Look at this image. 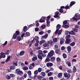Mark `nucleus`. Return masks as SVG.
I'll return each mask as SVG.
<instances>
[{"mask_svg": "<svg viewBox=\"0 0 80 80\" xmlns=\"http://www.w3.org/2000/svg\"><path fill=\"white\" fill-rule=\"evenodd\" d=\"M73 72H77V69H76V68H75V66H73Z\"/></svg>", "mask_w": 80, "mask_h": 80, "instance_id": "393cba45", "label": "nucleus"}, {"mask_svg": "<svg viewBox=\"0 0 80 80\" xmlns=\"http://www.w3.org/2000/svg\"><path fill=\"white\" fill-rule=\"evenodd\" d=\"M58 77L59 78H61L62 77V73H60L58 74Z\"/></svg>", "mask_w": 80, "mask_h": 80, "instance_id": "c85d7f7f", "label": "nucleus"}, {"mask_svg": "<svg viewBox=\"0 0 80 80\" xmlns=\"http://www.w3.org/2000/svg\"><path fill=\"white\" fill-rule=\"evenodd\" d=\"M17 73L18 75H22L23 74V72L22 71H19Z\"/></svg>", "mask_w": 80, "mask_h": 80, "instance_id": "bb28decb", "label": "nucleus"}, {"mask_svg": "<svg viewBox=\"0 0 80 80\" xmlns=\"http://www.w3.org/2000/svg\"><path fill=\"white\" fill-rule=\"evenodd\" d=\"M22 39V38H21V37L20 36H18L17 38V40H18V41H20Z\"/></svg>", "mask_w": 80, "mask_h": 80, "instance_id": "2f4dec72", "label": "nucleus"}, {"mask_svg": "<svg viewBox=\"0 0 80 80\" xmlns=\"http://www.w3.org/2000/svg\"><path fill=\"white\" fill-rule=\"evenodd\" d=\"M48 44H50V45H53V43L54 42H53V41H52V40H50L48 42Z\"/></svg>", "mask_w": 80, "mask_h": 80, "instance_id": "f8f14e48", "label": "nucleus"}, {"mask_svg": "<svg viewBox=\"0 0 80 80\" xmlns=\"http://www.w3.org/2000/svg\"><path fill=\"white\" fill-rule=\"evenodd\" d=\"M62 27L65 28H68L69 27V25H62Z\"/></svg>", "mask_w": 80, "mask_h": 80, "instance_id": "aec40b11", "label": "nucleus"}, {"mask_svg": "<svg viewBox=\"0 0 80 80\" xmlns=\"http://www.w3.org/2000/svg\"><path fill=\"white\" fill-rule=\"evenodd\" d=\"M38 78V79L39 80H42V77L41 76L38 75L37 77Z\"/></svg>", "mask_w": 80, "mask_h": 80, "instance_id": "a878e982", "label": "nucleus"}, {"mask_svg": "<svg viewBox=\"0 0 80 80\" xmlns=\"http://www.w3.org/2000/svg\"><path fill=\"white\" fill-rule=\"evenodd\" d=\"M41 27L42 28H43V29H45V28H46V25H43L42 26H41Z\"/></svg>", "mask_w": 80, "mask_h": 80, "instance_id": "58836bf2", "label": "nucleus"}, {"mask_svg": "<svg viewBox=\"0 0 80 80\" xmlns=\"http://www.w3.org/2000/svg\"><path fill=\"white\" fill-rule=\"evenodd\" d=\"M43 33H44V32H43V31L40 32L39 33V35H42V34H43Z\"/></svg>", "mask_w": 80, "mask_h": 80, "instance_id": "8fccbe9b", "label": "nucleus"}, {"mask_svg": "<svg viewBox=\"0 0 80 80\" xmlns=\"http://www.w3.org/2000/svg\"><path fill=\"white\" fill-rule=\"evenodd\" d=\"M75 45V42H74L71 43L70 44V46H74Z\"/></svg>", "mask_w": 80, "mask_h": 80, "instance_id": "e433bc0d", "label": "nucleus"}, {"mask_svg": "<svg viewBox=\"0 0 80 80\" xmlns=\"http://www.w3.org/2000/svg\"><path fill=\"white\" fill-rule=\"evenodd\" d=\"M63 25H66L67 23V21L65 20L64 21H63Z\"/></svg>", "mask_w": 80, "mask_h": 80, "instance_id": "4c0bfd02", "label": "nucleus"}, {"mask_svg": "<svg viewBox=\"0 0 80 80\" xmlns=\"http://www.w3.org/2000/svg\"><path fill=\"white\" fill-rule=\"evenodd\" d=\"M69 34L70 35H75V33L73 30H72L70 32Z\"/></svg>", "mask_w": 80, "mask_h": 80, "instance_id": "412c9836", "label": "nucleus"}, {"mask_svg": "<svg viewBox=\"0 0 80 80\" xmlns=\"http://www.w3.org/2000/svg\"><path fill=\"white\" fill-rule=\"evenodd\" d=\"M39 22L40 23H43L45 22V20L42 19H40L39 20Z\"/></svg>", "mask_w": 80, "mask_h": 80, "instance_id": "7c9ffc66", "label": "nucleus"}, {"mask_svg": "<svg viewBox=\"0 0 80 80\" xmlns=\"http://www.w3.org/2000/svg\"><path fill=\"white\" fill-rule=\"evenodd\" d=\"M65 49V48L64 46H62L61 48V49L62 50H64Z\"/></svg>", "mask_w": 80, "mask_h": 80, "instance_id": "680f3d73", "label": "nucleus"}, {"mask_svg": "<svg viewBox=\"0 0 80 80\" xmlns=\"http://www.w3.org/2000/svg\"><path fill=\"white\" fill-rule=\"evenodd\" d=\"M35 30V32H38L39 30V28H36Z\"/></svg>", "mask_w": 80, "mask_h": 80, "instance_id": "4d7b16f0", "label": "nucleus"}, {"mask_svg": "<svg viewBox=\"0 0 80 80\" xmlns=\"http://www.w3.org/2000/svg\"><path fill=\"white\" fill-rule=\"evenodd\" d=\"M53 41L54 42H57V41H58V39H57V38H53Z\"/></svg>", "mask_w": 80, "mask_h": 80, "instance_id": "c756f323", "label": "nucleus"}, {"mask_svg": "<svg viewBox=\"0 0 80 80\" xmlns=\"http://www.w3.org/2000/svg\"><path fill=\"white\" fill-rule=\"evenodd\" d=\"M50 58V60L51 62H53V61H54L55 60V58L54 57H51Z\"/></svg>", "mask_w": 80, "mask_h": 80, "instance_id": "cd10ccee", "label": "nucleus"}, {"mask_svg": "<svg viewBox=\"0 0 80 80\" xmlns=\"http://www.w3.org/2000/svg\"><path fill=\"white\" fill-rule=\"evenodd\" d=\"M11 58V57L10 56H9L8 57V58H7V59L6 60L5 62H9V61L10 60V58Z\"/></svg>", "mask_w": 80, "mask_h": 80, "instance_id": "f3484780", "label": "nucleus"}, {"mask_svg": "<svg viewBox=\"0 0 80 80\" xmlns=\"http://www.w3.org/2000/svg\"><path fill=\"white\" fill-rule=\"evenodd\" d=\"M8 42H7V41H5V43L3 44H2L3 46H5V45H7V44Z\"/></svg>", "mask_w": 80, "mask_h": 80, "instance_id": "13d9d810", "label": "nucleus"}, {"mask_svg": "<svg viewBox=\"0 0 80 80\" xmlns=\"http://www.w3.org/2000/svg\"><path fill=\"white\" fill-rule=\"evenodd\" d=\"M55 54L54 53V51L53 50H52L50 51V52H48V55L47 56V58L45 60V62H48L50 61V58L52 57V56H53V55Z\"/></svg>", "mask_w": 80, "mask_h": 80, "instance_id": "f257e3e1", "label": "nucleus"}, {"mask_svg": "<svg viewBox=\"0 0 80 80\" xmlns=\"http://www.w3.org/2000/svg\"><path fill=\"white\" fill-rule=\"evenodd\" d=\"M46 42V41L45 40H41L40 42H39V44L40 45H42V44H43V43L45 42Z\"/></svg>", "mask_w": 80, "mask_h": 80, "instance_id": "ddd939ff", "label": "nucleus"}, {"mask_svg": "<svg viewBox=\"0 0 80 80\" xmlns=\"http://www.w3.org/2000/svg\"><path fill=\"white\" fill-rule=\"evenodd\" d=\"M32 60L33 62H35V61H36L37 60V57H34L32 58Z\"/></svg>", "mask_w": 80, "mask_h": 80, "instance_id": "4468645a", "label": "nucleus"}, {"mask_svg": "<svg viewBox=\"0 0 80 80\" xmlns=\"http://www.w3.org/2000/svg\"><path fill=\"white\" fill-rule=\"evenodd\" d=\"M59 12L60 13H63V9H61V8H60L59 9Z\"/></svg>", "mask_w": 80, "mask_h": 80, "instance_id": "a19ab883", "label": "nucleus"}, {"mask_svg": "<svg viewBox=\"0 0 80 80\" xmlns=\"http://www.w3.org/2000/svg\"><path fill=\"white\" fill-rule=\"evenodd\" d=\"M17 80H22V78H17Z\"/></svg>", "mask_w": 80, "mask_h": 80, "instance_id": "774afa93", "label": "nucleus"}, {"mask_svg": "<svg viewBox=\"0 0 80 80\" xmlns=\"http://www.w3.org/2000/svg\"><path fill=\"white\" fill-rule=\"evenodd\" d=\"M50 44L48 43H45L43 44V46L44 47H49Z\"/></svg>", "mask_w": 80, "mask_h": 80, "instance_id": "1a4fd4ad", "label": "nucleus"}, {"mask_svg": "<svg viewBox=\"0 0 80 80\" xmlns=\"http://www.w3.org/2000/svg\"><path fill=\"white\" fill-rule=\"evenodd\" d=\"M75 17H76L77 18L78 20L80 19V14H76L75 15Z\"/></svg>", "mask_w": 80, "mask_h": 80, "instance_id": "9d476101", "label": "nucleus"}, {"mask_svg": "<svg viewBox=\"0 0 80 80\" xmlns=\"http://www.w3.org/2000/svg\"><path fill=\"white\" fill-rule=\"evenodd\" d=\"M71 49L72 48H71V46H68L67 47V50L68 52V53H70V51H71Z\"/></svg>", "mask_w": 80, "mask_h": 80, "instance_id": "9b49d317", "label": "nucleus"}, {"mask_svg": "<svg viewBox=\"0 0 80 80\" xmlns=\"http://www.w3.org/2000/svg\"><path fill=\"white\" fill-rule=\"evenodd\" d=\"M64 75L65 77H67V79H69L70 78V77H71L70 74L69 73H64Z\"/></svg>", "mask_w": 80, "mask_h": 80, "instance_id": "20e7f679", "label": "nucleus"}, {"mask_svg": "<svg viewBox=\"0 0 80 80\" xmlns=\"http://www.w3.org/2000/svg\"><path fill=\"white\" fill-rule=\"evenodd\" d=\"M71 42V39L70 38H67L66 39V41L65 42V43L66 44H68L69 43H70Z\"/></svg>", "mask_w": 80, "mask_h": 80, "instance_id": "423d86ee", "label": "nucleus"}, {"mask_svg": "<svg viewBox=\"0 0 80 80\" xmlns=\"http://www.w3.org/2000/svg\"><path fill=\"white\" fill-rule=\"evenodd\" d=\"M65 40L63 38H61L60 39V45H62L64 43V41Z\"/></svg>", "mask_w": 80, "mask_h": 80, "instance_id": "0eeeda50", "label": "nucleus"}, {"mask_svg": "<svg viewBox=\"0 0 80 80\" xmlns=\"http://www.w3.org/2000/svg\"><path fill=\"white\" fill-rule=\"evenodd\" d=\"M57 62H60L61 61V59L60 58H57L56 59Z\"/></svg>", "mask_w": 80, "mask_h": 80, "instance_id": "de8ad7c7", "label": "nucleus"}, {"mask_svg": "<svg viewBox=\"0 0 80 80\" xmlns=\"http://www.w3.org/2000/svg\"><path fill=\"white\" fill-rule=\"evenodd\" d=\"M39 39V38L37 36H36L35 37V40H38Z\"/></svg>", "mask_w": 80, "mask_h": 80, "instance_id": "09e8293b", "label": "nucleus"}, {"mask_svg": "<svg viewBox=\"0 0 80 80\" xmlns=\"http://www.w3.org/2000/svg\"><path fill=\"white\" fill-rule=\"evenodd\" d=\"M53 65V63L51 62H48L46 64V66L48 67H52Z\"/></svg>", "mask_w": 80, "mask_h": 80, "instance_id": "6e6552de", "label": "nucleus"}, {"mask_svg": "<svg viewBox=\"0 0 80 80\" xmlns=\"http://www.w3.org/2000/svg\"><path fill=\"white\" fill-rule=\"evenodd\" d=\"M20 35V32L18 31H17L15 32V33H14L13 36V39H15L17 37V35Z\"/></svg>", "mask_w": 80, "mask_h": 80, "instance_id": "7ed1b4c3", "label": "nucleus"}, {"mask_svg": "<svg viewBox=\"0 0 80 80\" xmlns=\"http://www.w3.org/2000/svg\"><path fill=\"white\" fill-rule=\"evenodd\" d=\"M24 35H25V33H23L21 35V38H22V37H24Z\"/></svg>", "mask_w": 80, "mask_h": 80, "instance_id": "0e129e2a", "label": "nucleus"}, {"mask_svg": "<svg viewBox=\"0 0 80 80\" xmlns=\"http://www.w3.org/2000/svg\"><path fill=\"white\" fill-rule=\"evenodd\" d=\"M59 52H60V50H59V49H57L55 50V52L56 53H57V54L58 53H59Z\"/></svg>", "mask_w": 80, "mask_h": 80, "instance_id": "ea45409f", "label": "nucleus"}, {"mask_svg": "<svg viewBox=\"0 0 80 80\" xmlns=\"http://www.w3.org/2000/svg\"><path fill=\"white\" fill-rule=\"evenodd\" d=\"M52 75V72H50L48 73V76H51Z\"/></svg>", "mask_w": 80, "mask_h": 80, "instance_id": "79ce46f5", "label": "nucleus"}, {"mask_svg": "<svg viewBox=\"0 0 80 80\" xmlns=\"http://www.w3.org/2000/svg\"><path fill=\"white\" fill-rule=\"evenodd\" d=\"M68 67H70L71 66V62H69L68 63Z\"/></svg>", "mask_w": 80, "mask_h": 80, "instance_id": "69168bd1", "label": "nucleus"}, {"mask_svg": "<svg viewBox=\"0 0 80 80\" xmlns=\"http://www.w3.org/2000/svg\"><path fill=\"white\" fill-rule=\"evenodd\" d=\"M46 22L47 25H48L50 24V20H47Z\"/></svg>", "mask_w": 80, "mask_h": 80, "instance_id": "49530a36", "label": "nucleus"}, {"mask_svg": "<svg viewBox=\"0 0 80 80\" xmlns=\"http://www.w3.org/2000/svg\"><path fill=\"white\" fill-rule=\"evenodd\" d=\"M41 74L42 77H45L46 75V74L45 73V72H41Z\"/></svg>", "mask_w": 80, "mask_h": 80, "instance_id": "b1692460", "label": "nucleus"}, {"mask_svg": "<svg viewBox=\"0 0 80 80\" xmlns=\"http://www.w3.org/2000/svg\"><path fill=\"white\" fill-rule=\"evenodd\" d=\"M58 30H59V29H57V30H56V31L55 32V34H58Z\"/></svg>", "mask_w": 80, "mask_h": 80, "instance_id": "5fc2aeb1", "label": "nucleus"}, {"mask_svg": "<svg viewBox=\"0 0 80 80\" xmlns=\"http://www.w3.org/2000/svg\"><path fill=\"white\" fill-rule=\"evenodd\" d=\"M24 54H25V52L24 51H21L20 53V55H24Z\"/></svg>", "mask_w": 80, "mask_h": 80, "instance_id": "4be33fe9", "label": "nucleus"}, {"mask_svg": "<svg viewBox=\"0 0 80 80\" xmlns=\"http://www.w3.org/2000/svg\"><path fill=\"white\" fill-rule=\"evenodd\" d=\"M49 79L50 80H53V77H50L49 78Z\"/></svg>", "mask_w": 80, "mask_h": 80, "instance_id": "338daca9", "label": "nucleus"}, {"mask_svg": "<svg viewBox=\"0 0 80 80\" xmlns=\"http://www.w3.org/2000/svg\"><path fill=\"white\" fill-rule=\"evenodd\" d=\"M72 18L73 20H75V21H77V18L76 17H73Z\"/></svg>", "mask_w": 80, "mask_h": 80, "instance_id": "052dcab7", "label": "nucleus"}, {"mask_svg": "<svg viewBox=\"0 0 80 80\" xmlns=\"http://www.w3.org/2000/svg\"><path fill=\"white\" fill-rule=\"evenodd\" d=\"M38 58L40 59V60H42L43 59V58L42 57H43V52L41 50H39L38 51Z\"/></svg>", "mask_w": 80, "mask_h": 80, "instance_id": "f03ea898", "label": "nucleus"}, {"mask_svg": "<svg viewBox=\"0 0 80 80\" xmlns=\"http://www.w3.org/2000/svg\"><path fill=\"white\" fill-rule=\"evenodd\" d=\"M38 72H42V68H38Z\"/></svg>", "mask_w": 80, "mask_h": 80, "instance_id": "6e6d98bb", "label": "nucleus"}, {"mask_svg": "<svg viewBox=\"0 0 80 80\" xmlns=\"http://www.w3.org/2000/svg\"><path fill=\"white\" fill-rule=\"evenodd\" d=\"M27 73L28 74V75L30 76L32 75V72H31V71H28L27 72Z\"/></svg>", "mask_w": 80, "mask_h": 80, "instance_id": "f704fd0d", "label": "nucleus"}, {"mask_svg": "<svg viewBox=\"0 0 80 80\" xmlns=\"http://www.w3.org/2000/svg\"><path fill=\"white\" fill-rule=\"evenodd\" d=\"M73 31L75 32H78V29L76 28H74L73 29Z\"/></svg>", "mask_w": 80, "mask_h": 80, "instance_id": "3c124183", "label": "nucleus"}, {"mask_svg": "<svg viewBox=\"0 0 80 80\" xmlns=\"http://www.w3.org/2000/svg\"><path fill=\"white\" fill-rule=\"evenodd\" d=\"M75 2H74V1H72L71 2H70V6H73V5H74V4H75Z\"/></svg>", "mask_w": 80, "mask_h": 80, "instance_id": "a211bd4d", "label": "nucleus"}, {"mask_svg": "<svg viewBox=\"0 0 80 80\" xmlns=\"http://www.w3.org/2000/svg\"><path fill=\"white\" fill-rule=\"evenodd\" d=\"M23 69L24 70H27L28 69V67H24L23 68Z\"/></svg>", "mask_w": 80, "mask_h": 80, "instance_id": "c03bdc74", "label": "nucleus"}, {"mask_svg": "<svg viewBox=\"0 0 80 80\" xmlns=\"http://www.w3.org/2000/svg\"><path fill=\"white\" fill-rule=\"evenodd\" d=\"M68 8L69 9H70V8H69V6H68V5L66 6L65 7V9H68Z\"/></svg>", "mask_w": 80, "mask_h": 80, "instance_id": "e2e57ef3", "label": "nucleus"}, {"mask_svg": "<svg viewBox=\"0 0 80 80\" xmlns=\"http://www.w3.org/2000/svg\"><path fill=\"white\" fill-rule=\"evenodd\" d=\"M0 58H5L6 56L5 55V53L4 52H1L0 53Z\"/></svg>", "mask_w": 80, "mask_h": 80, "instance_id": "39448f33", "label": "nucleus"}, {"mask_svg": "<svg viewBox=\"0 0 80 80\" xmlns=\"http://www.w3.org/2000/svg\"><path fill=\"white\" fill-rule=\"evenodd\" d=\"M32 65H30V64L29 66V69H30V70H32V69L33 68V67L32 68Z\"/></svg>", "mask_w": 80, "mask_h": 80, "instance_id": "bf43d9fd", "label": "nucleus"}, {"mask_svg": "<svg viewBox=\"0 0 80 80\" xmlns=\"http://www.w3.org/2000/svg\"><path fill=\"white\" fill-rule=\"evenodd\" d=\"M48 36V34H46L44 36H42V38H47Z\"/></svg>", "mask_w": 80, "mask_h": 80, "instance_id": "dca6fc26", "label": "nucleus"}, {"mask_svg": "<svg viewBox=\"0 0 80 80\" xmlns=\"http://www.w3.org/2000/svg\"><path fill=\"white\" fill-rule=\"evenodd\" d=\"M34 73L35 75H37V74H38V70H36L34 72Z\"/></svg>", "mask_w": 80, "mask_h": 80, "instance_id": "603ef678", "label": "nucleus"}, {"mask_svg": "<svg viewBox=\"0 0 80 80\" xmlns=\"http://www.w3.org/2000/svg\"><path fill=\"white\" fill-rule=\"evenodd\" d=\"M15 66H14V65L11 66H10V70H14L15 69Z\"/></svg>", "mask_w": 80, "mask_h": 80, "instance_id": "2eb2a0df", "label": "nucleus"}, {"mask_svg": "<svg viewBox=\"0 0 80 80\" xmlns=\"http://www.w3.org/2000/svg\"><path fill=\"white\" fill-rule=\"evenodd\" d=\"M27 26H25L23 28V31L24 32H27Z\"/></svg>", "mask_w": 80, "mask_h": 80, "instance_id": "6ab92c4d", "label": "nucleus"}, {"mask_svg": "<svg viewBox=\"0 0 80 80\" xmlns=\"http://www.w3.org/2000/svg\"><path fill=\"white\" fill-rule=\"evenodd\" d=\"M26 34L27 35V36H28V37H29L30 35V33L29 32H27L26 33Z\"/></svg>", "mask_w": 80, "mask_h": 80, "instance_id": "a18cd8bd", "label": "nucleus"}, {"mask_svg": "<svg viewBox=\"0 0 80 80\" xmlns=\"http://www.w3.org/2000/svg\"><path fill=\"white\" fill-rule=\"evenodd\" d=\"M10 76L12 77V78H13V77H15V75L13 74H10Z\"/></svg>", "mask_w": 80, "mask_h": 80, "instance_id": "37998d69", "label": "nucleus"}, {"mask_svg": "<svg viewBox=\"0 0 80 80\" xmlns=\"http://www.w3.org/2000/svg\"><path fill=\"white\" fill-rule=\"evenodd\" d=\"M61 25H60L59 24H58L57 25V26H56V28L57 29H59V28H61Z\"/></svg>", "mask_w": 80, "mask_h": 80, "instance_id": "5701e85b", "label": "nucleus"}, {"mask_svg": "<svg viewBox=\"0 0 80 80\" xmlns=\"http://www.w3.org/2000/svg\"><path fill=\"white\" fill-rule=\"evenodd\" d=\"M62 29H61V30H59L58 31V35H60L61 33H62Z\"/></svg>", "mask_w": 80, "mask_h": 80, "instance_id": "473e14b6", "label": "nucleus"}, {"mask_svg": "<svg viewBox=\"0 0 80 80\" xmlns=\"http://www.w3.org/2000/svg\"><path fill=\"white\" fill-rule=\"evenodd\" d=\"M68 33H69V34H70V32H69L68 31H66L65 32V34L67 35H68Z\"/></svg>", "mask_w": 80, "mask_h": 80, "instance_id": "864d4df0", "label": "nucleus"}, {"mask_svg": "<svg viewBox=\"0 0 80 80\" xmlns=\"http://www.w3.org/2000/svg\"><path fill=\"white\" fill-rule=\"evenodd\" d=\"M6 79H7L8 80H10V79L11 78V77H10V76L7 75L6 76Z\"/></svg>", "mask_w": 80, "mask_h": 80, "instance_id": "72a5a7b5", "label": "nucleus"}, {"mask_svg": "<svg viewBox=\"0 0 80 80\" xmlns=\"http://www.w3.org/2000/svg\"><path fill=\"white\" fill-rule=\"evenodd\" d=\"M64 58H67V55L65 53H64L62 54Z\"/></svg>", "mask_w": 80, "mask_h": 80, "instance_id": "c9c22d12", "label": "nucleus"}]
</instances>
